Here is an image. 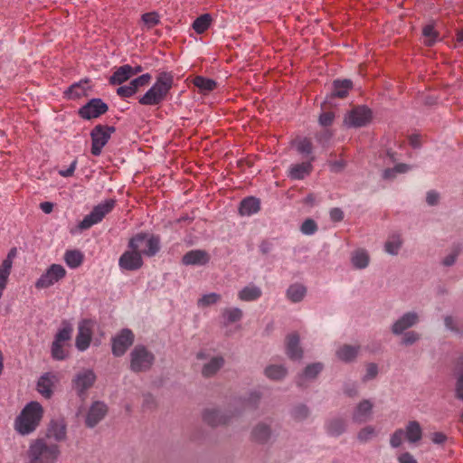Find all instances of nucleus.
<instances>
[{
    "instance_id": "a878e982",
    "label": "nucleus",
    "mask_w": 463,
    "mask_h": 463,
    "mask_svg": "<svg viewBox=\"0 0 463 463\" xmlns=\"http://www.w3.org/2000/svg\"><path fill=\"white\" fill-rule=\"evenodd\" d=\"M47 436L52 438L56 441H62L66 438V424L63 420H52L48 430Z\"/></svg>"
},
{
    "instance_id": "1a4fd4ad",
    "label": "nucleus",
    "mask_w": 463,
    "mask_h": 463,
    "mask_svg": "<svg viewBox=\"0 0 463 463\" xmlns=\"http://www.w3.org/2000/svg\"><path fill=\"white\" fill-rule=\"evenodd\" d=\"M66 276V269L61 264H52L36 280L37 288H47Z\"/></svg>"
},
{
    "instance_id": "e433bc0d",
    "label": "nucleus",
    "mask_w": 463,
    "mask_h": 463,
    "mask_svg": "<svg viewBox=\"0 0 463 463\" xmlns=\"http://www.w3.org/2000/svg\"><path fill=\"white\" fill-rule=\"evenodd\" d=\"M223 365V359L222 356H214L206 363L202 370L203 376L209 377L217 373V371Z\"/></svg>"
},
{
    "instance_id": "37998d69",
    "label": "nucleus",
    "mask_w": 463,
    "mask_h": 463,
    "mask_svg": "<svg viewBox=\"0 0 463 463\" xmlns=\"http://www.w3.org/2000/svg\"><path fill=\"white\" fill-rule=\"evenodd\" d=\"M287 373V369L283 365H269L265 369V374L271 380H280Z\"/></svg>"
},
{
    "instance_id": "c85d7f7f",
    "label": "nucleus",
    "mask_w": 463,
    "mask_h": 463,
    "mask_svg": "<svg viewBox=\"0 0 463 463\" xmlns=\"http://www.w3.org/2000/svg\"><path fill=\"white\" fill-rule=\"evenodd\" d=\"M358 352V345H344L335 351V355L342 362L350 363L355 359Z\"/></svg>"
},
{
    "instance_id": "393cba45",
    "label": "nucleus",
    "mask_w": 463,
    "mask_h": 463,
    "mask_svg": "<svg viewBox=\"0 0 463 463\" xmlns=\"http://www.w3.org/2000/svg\"><path fill=\"white\" fill-rule=\"evenodd\" d=\"M90 89V85L89 80H83L70 86L64 94L70 99H76L82 96H86Z\"/></svg>"
},
{
    "instance_id": "79ce46f5",
    "label": "nucleus",
    "mask_w": 463,
    "mask_h": 463,
    "mask_svg": "<svg viewBox=\"0 0 463 463\" xmlns=\"http://www.w3.org/2000/svg\"><path fill=\"white\" fill-rule=\"evenodd\" d=\"M221 300V295L215 292L203 294L197 300V307L199 308H204L217 304Z\"/></svg>"
},
{
    "instance_id": "bb28decb",
    "label": "nucleus",
    "mask_w": 463,
    "mask_h": 463,
    "mask_svg": "<svg viewBox=\"0 0 463 463\" xmlns=\"http://www.w3.org/2000/svg\"><path fill=\"white\" fill-rule=\"evenodd\" d=\"M260 203L259 199L255 197H247L243 199L239 207V213L243 216H250L260 211Z\"/></svg>"
},
{
    "instance_id": "0eeeda50",
    "label": "nucleus",
    "mask_w": 463,
    "mask_h": 463,
    "mask_svg": "<svg viewBox=\"0 0 463 463\" xmlns=\"http://www.w3.org/2000/svg\"><path fill=\"white\" fill-rule=\"evenodd\" d=\"M115 132V128L107 125H97L90 132L91 137V154L99 156L103 147L109 142L111 135Z\"/></svg>"
},
{
    "instance_id": "9b49d317",
    "label": "nucleus",
    "mask_w": 463,
    "mask_h": 463,
    "mask_svg": "<svg viewBox=\"0 0 463 463\" xmlns=\"http://www.w3.org/2000/svg\"><path fill=\"white\" fill-rule=\"evenodd\" d=\"M108 105L101 99H91L87 104L82 106L79 114L84 119H92L99 118L108 111Z\"/></svg>"
},
{
    "instance_id": "680f3d73",
    "label": "nucleus",
    "mask_w": 463,
    "mask_h": 463,
    "mask_svg": "<svg viewBox=\"0 0 463 463\" xmlns=\"http://www.w3.org/2000/svg\"><path fill=\"white\" fill-rule=\"evenodd\" d=\"M439 201V194L435 190H430L426 194V202L429 205L433 206L438 204Z\"/></svg>"
},
{
    "instance_id": "2f4dec72",
    "label": "nucleus",
    "mask_w": 463,
    "mask_h": 463,
    "mask_svg": "<svg viewBox=\"0 0 463 463\" xmlns=\"http://www.w3.org/2000/svg\"><path fill=\"white\" fill-rule=\"evenodd\" d=\"M227 420L223 412L216 409H208L203 412V420L211 426L223 424Z\"/></svg>"
},
{
    "instance_id": "13d9d810",
    "label": "nucleus",
    "mask_w": 463,
    "mask_h": 463,
    "mask_svg": "<svg viewBox=\"0 0 463 463\" xmlns=\"http://www.w3.org/2000/svg\"><path fill=\"white\" fill-rule=\"evenodd\" d=\"M375 436V430L373 427L367 426L364 428L358 434V439L361 441H367Z\"/></svg>"
},
{
    "instance_id": "dca6fc26",
    "label": "nucleus",
    "mask_w": 463,
    "mask_h": 463,
    "mask_svg": "<svg viewBox=\"0 0 463 463\" xmlns=\"http://www.w3.org/2000/svg\"><path fill=\"white\" fill-rule=\"evenodd\" d=\"M419 322V316L416 312L411 311L403 314L392 325V331L395 335L402 334L406 329L413 326Z\"/></svg>"
},
{
    "instance_id": "e2e57ef3",
    "label": "nucleus",
    "mask_w": 463,
    "mask_h": 463,
    "mask_svg": "<svg viewBox=\"0 0 463 463\" xmlns=\"http://www.w3.org/2000/svg\"><path fill=\"white\" fill-rule=\"evenodd\" d=\"M420 338L418 333L411 331L404 335L402 343L405 345H412Z\"/></svg>"
},
{
    "instance_id": "3c124183",
    "label": "nucleus",
    "mask_w": 463,
    "mask_h": 463,
    "mask_svg": "<svg viewBox=\"0 0 463 463\" xmlns=\"http://www.w3.org/2000/svg\"><path fill=\"white\" fill-rule=\"evenodd\" d=\"M269 434V428L266 424H260L253 430V436L259 441H265Z\"/></svg>"
},
{
    "instance_id": "ea45409f",
    "label": "nucleus",
    "mask_w": 463,
    "mask_h": 463,
    "mask_svg": "<svg viewBox=\"0 0 463 463\" xmlns=\"http://www.w3.org/2000/svg\"><path fill=\"white\" fill-rule=\"evenodd\" d=\"M411 166L406 164H397L392 168H386L383 172V177L385 180H392L398 174H405L411 170Z\"/></svg>"
},
{
    "instance_id": "412c9836",
    "label": "nucleus",
    "mask_w": 463,
    "mask_h": 463,
    "mask_svg": "<svg viewBox=\"0 0 463 463\" xmlns=\"http://www.w3.org/2000/svg\"><path fill=\"white\" fill-rule=\"evenodd\" d=\"M370 254L367 250L358 248L352 251L350 256V262L355 269H364L370 264Z\"/></svg>"
},
{
    "instance_id": "09e8293b",
    "label": "nucleus",
    "mask_w": 463,
    "mask_h": 463,
    "mask_svg": "<svg viewBox=\"0 0 463 463\" xmlns=\"http://www.w3.org/2000/svg\"><path fill=\"white\" fill-rule=\"evenodd\" d=\"M150 80L151 75L149 73H145L132 80L128 84L132 87L136 93L139 88L147 85Z\"/></svg>"
},
{
    "instance_id": "49530a36",
    "label": "nucleus",
    "mask_w": 463,
    "mask_h": 463,
    "mask_svg": "<svg viewBox=\"0 0 463 463\" xmlns=\"http://www.w3.org/2000/svg\"><path fill=\"white\" fill-rule=\"evenodd\" d=\"M323 369V364L321 363H314L311 364H308L302 375L300 376L301 379H313L315 378Z\"/></svg>"
},
{
    "instance_id": "b1692460",
    "label": "nucleus",
    "mask_w": 463,
    "mask_h": 463,
    "mask_svg": "<svg viewBox=\"0 0 463 463\" xmlns=\"http://www.w3.org/2000/svg\"><path fill=\"white\" fill-rule=\"evenodd\" d=\"M312 156L308 162L292 165L288 171V175L291 179L301 180L307 176L312 170Z\"/></svg>"
},
{
    "instance_id": "cd10ccee",
    "label": "nucleus",
    "mask_w": 463,
    "mask_h": 463,
    "mask_svg": "<svg viewBox=\"0 0 463 463\" xmlns=\"http://www.w3.org/2000/svg\"><path fill=\"white\" fill-rule=\"evenodd\" d=\"M404 430L405 439L410 443H416L422 438V429L416 420L410 421Z\"/></svg>"
},
{
    "instance_id": "ddd939ff",
    "label": "nucleus",
    "mask_w": 463,
    "mask_h": 463,
    "mask_svg": "<svg viewBox=\"0 0 463 463\" xmlns=\"http://www.w3.org/2000/svg\"><path fill=\"white\" fill-rule=\"evenodd\" d=\"M371 118V111L365 107H359L350 111L345 118V124L349 128L364 126Z\"/></svg>"
},
{
    "instance_id": "4be33fe9",
    "label": "nucleus",
    "mask_w": 463,
    "mask_h": 463,
    "mask_svg": "<svg viewBox=\"0 0 463 463\" xmlns=\"http://www.w3.org/2000/svg\"><path fill=\"white\" fill-rule=\"evenodd\" d=\"M261 295V288L254 283H250L238 291V299L243 302H252L258 300Z\"/></svg>"
},
{
    "instance_id": "8fccbe9b",
    "label": "nucleus",
    "mask_w": 463,
    "mask_h": 463,
    "mask_svg": "<svg viewBox=\"0 0 463 463\" xmlns=\"http://www.w3.org/2000/svg\"><path fill=\"white\" fill-rule=\"evenodd\" d=\"M423 36L425 37V43L428 45H432L437 42L438 34L431 24H428L423 28Z\"/></svg>"
},
{
    "instance_id": "7ed1b4c3",
    "label": "nucleus",
    "mask_w": 463,
    "mask_h": 463,
    "mask_svg": "<svg viewBox=\"0 0 463 463\" xmlns=\"http://www.w3.org/2000/svg\"><path fill=\"white\" fill-rule=\"evenodd\" d=\"M61 455L57 444H48L44 439L31 441L27 450V463H55Z\"/></svg>"
},
{
    "instance_id": "de8ad7c7",
    "label": "nucleus",
    "mask_w": 463,
    "mask_h": 463,
    "mask_svg": "<svg viewBox=\"0 0 463 463\" xmlns=\"http://www.w3.org/2000/svg\"><path fill=\"white\" fill-rule=\"evenodd\" d=\"M458 370L459 371L458 373L455 392L457 398L463 401V357L459 362Z\"/></svg>"
},
{
    "instance_id": "a19ab883",
    "label": "nucleus",
    "mask_w": 463,
    "mask_h": 463,
    "mask_svg": "<svg viewBox=\"0 0 463 463\" xmlns=\"http://www.w3.org/2000/svg\"><path fill=\"white\" fill-rule=\"evenodd\" d=\"M212 17L209 14H204L197 17L193 23V28L197 33H204L211 25Z\"/></svg>"
},
{
    "instance_id": "f8f14e48",
    "label": "nucleus",
    "mask_w": 463,
    "mask_h": 463,
    "mask_svg": "<svg viewBox=\"0 0 463 463\" xmlns=\"http://www.w3.org/2000/svg\"><path fill=\"white\" fill-rule=\"evenodd\" d=\"M118 266L122 270H137L143 266L142 256L137 250L129 249L119 257Z\"/></svg>"
},
{
    "instance_id": "f3484780",
    "label": "nucleus",
    "mask_w": 463,
    "mask_h": 463,
    "mask_svg": "<svg viewBox=\"0 0 463 463\" xmlns=\"http://www.w3.org/2000/svg\"><path fill=\"white\" fill-rule=\"evenodd\" d=\"M210 260V256L203 250H192L182 258V263L185 266H203Z\"/></svg>"
},
{
    "instance_id": "4c0bfd02",
    "label": "nucleus",
    "mask_w": 463,
    "mask_h": 463,
    "mask_svg": "<svg viewBox=\"0 0 463 463\" xmlns=\"http://www.w3.org/2000/svg\"><path fill=\"white\" fill-rule=\"evenodd\" d=\"M194 84L198 88L199 91L206 94L213 90L216 87V81L203 76H196L194 79Z\"/></svg>"
},
{
    "instance_id": "338daca9",
    "label": "nucleus",
    "mask_w": 463,
    "mask_h": 463,
    "mask_svg": "<svg viewBox=\"0 0 463 463\" xmlns=\"http://www.w3.org/2000/svg\"><path fill=\"white\" fill-rule=\"evenodd\" d=\"M330 218L334 222H340L344 218V213L340 208H333L330 210Z\"/></svg>"
},
{
    "instance_id": "58836bf2",
    "label": "nucleus",
    "mask_w": 463,
    "mask_h": 463,
    "mask_svg": "<svg viewBox=\"0 0 463 463\" xmlns=\"http://www.w3.org/2000/svg\"><path fill=\"white\" fill-rule=\"evenodd\" d=\"M242 317V310L239 307H228L222 311V319L224 325L240 321Z\"/></svg>"
},
{
    "instance_id": "72a5a7b5",
    "label": "nucleus",
    "mask_w": 463,
    "mask_h": 463,
    "mask_svg": "<svg viewBox=\"0 0 463 463\" xmlns=\"http://www.w3.org/2000/svg\"><path fill=\"white\" fill-rule=\"evenodd\" d=\"M63 259L69 268L77 269L82 264L84 256L78 250H69L65 251Z\"/></svg>"
},
{
    "instance_id": "5701e85b",
    "label": "nucleus",
    "mask_w": 463,
    "mask_h": 463,
    "mask_svg": "<svg viewBox=\"0 0 463 463\" xmlns=\"http://www.w3.org/2000/svg\"><path fill=\"white\" fill-rule=\"evenodd\" d=\"M373 403L370 400H364L357 404L354 412L353 420L355 422L366 421L372 414Z\"/></svg>"
},
{
    "instance_id": "6e6552de",
    "label": "nucleus",
    "mask_w": 463,
    "mask_h": 463,
    "mask_svg": "<svg viewBox=\"0 0 463 463\" xmlns=\"http://www.w3.org/2000/svg\"><path fill=\"white\" fill-rule=\"evenodd\" d=\"M95 322L90 319H82L78 324V332L75 339V346L78 351H86L91 343Z\"/></svg>"
},
{
    "instance_id": "052dcab7",
    "label": "nucleus",
    "mask_w": 463,
    "mask_h": 463,
    "mask_svg": "<svg viewBox=\"0 0 463 463\" xmlns=\"http://www.w3.org/2000/svg\"><path fill=\"white\" fill-rule=\"evenodd\" d=\"M117 94L122 98H129L135 94V90L129 84L123 85L118 88Z\"/></svg>"
},
{
    "instance_id": "aec40b11",
    "label": "nucleus",
    "mask_w": 463,
    "mask_h": 463,
    "mask_svg": "<svg viewBox=\"0 0 463 463\" xmlns=\"http://www.w3.org/2000/svg\"><path fill=\"white\" fill-rule=\"evenodd\" d=\"M299 336L297 333L289 334L286 341V353L292 360H300L303 351L299 345Z\"/></svg>"
},
{
    "instance_id": "f03ea898",
    "label": "nucleus",
    "mask_w": 463,
    "mask_h": 463,
    "mask_svg": "<svg viewBox=\"0 0 463 463\" xmlns=\"http://www.w3.org/2000/svg\"><path fill=\"white\" fill-rule=\"evenodd\" d=\"M43 415V406L38 402H30L15 419V430L22 435L32 433L39 425Z\"/></svg>"
},
{
    "instance_id": "774afa93",
    "label": "nucleus",
    "mask_w": 463,
    "mask_h": 463,
    "mask_svg": "<svg viewBox=\"0 0 463 463\" xmlns=\"http://www.w3.org/2000/svg\"><path fill=\"white\" fill-rule=\"evenodd\" d=\"M399 463H417V460L408 452L402 453L398 458Z\"/></svg>"
},
{
    "instance_id": "39448f33",
    "label": "nucleus",
    "mask_w": 463,
    "mask_h": 463,
    "mask_svg": "<svg viewBox=\"0 0 463 463\" xmlns=\"http://www.w3.org/2000/svg\"><path fill=\"white\" fill-rule=\"evenodd\" d=\"M128 249L137 250L141 256L153 257L160 250V240L148 233H138L128 241Z\"/></svg>"
},
{
    "instance_id": "a18cd8bd",
    "label": "nucleus",
    "mask_w": 463,
    "mask_h": 463,
    "mask_svg": "<svg viewBox=\"0 0 463 463\" xmlns=\"http://www.w3.org/2000/svg\"><path fill=\"white\" fill-rule=\"evenodd\" d=\"M294 145L297 148V150L302 154V155H311L312 153V143L311 141L307 137H302L295 140Z\"/></svg>"
},
{
    "instance_id": "c756f323",
    "label": "nucleus",
    "mask_w": 463,
    "mask_h": 463,
    "mask_svg": "<svg viewBox=\"0 0 463 463\" xmlns=\"http://www.w3.org/2000/svg\"><path fill=\"white\" fill-rule=\"evenodd\" d=\"M132 77V67L128 64L118 67L109 78L110 84L119 85Z\"/></svg>"
},
{
    "instance_id": "7c9ffc66",
    "label": "nucleus",
    "mask_w": 463,
    "mask_h": 463,
    "mask_svg": "<svg viewBox=\"0 0 463 463\" xmlns=\"http://www.w3.org/2000/svg\"><path fill=\"white\" fill-rule=\"evenodd\" d=\"M306 294L307 288L300 283L291 284L286 291L288 299L293 303H298L302 301Z\"/></svg>"
},
{
    "instance_id": "f704fd0d",
    "label": "nucleus",
    "mask_w": 463,
    "mask_h": 463,
    "mask_svg": "<svg viewBox=\"0 0 463 463\" xmlns=\"http://www.w3.org/2000/svg\"><path fill=\"white\" fill-rule=\"evenodd\" d=\"M352 87L353 83L350 80H336L333 83L332 96L344 98Z\"/></svg>"
},
{
    "instance_id": "2eb2a0df",
    "label": "nucleus",
    "mask_w": 463,
    "mask_h": 463,
    "mask_svg": "<svg viewBox=\"0 0 463 463\" xmlns=\"http://www.w3.org/2000/svg\"><path fill=\"white\" fill-rule=\"evenodd\" d=\"M95 380L96 374L92 370H84L76 374L72 382L73 388L81 395L94 383Z\"/></svg>"
},
{
    "instance_id": "423d86ee",
    "label": "nucleus",
    "mask_w": 463,
    "mask_h": 463,
    "mask_svg": "<svg viewBox=\"0 0 463 463\" xmlns=\"http://www.w3.org/2000/svg\"><path fill=\"white\" fill-rule=\"evenodd\" d=\"M154 361V354L142 345H136L130 352V370L135 373L148 370Z\"/></svg>"
},
{
    "instance_id": "c03bdc74",
    "label": "nucleus",
    "mask_w": 463,
    "mask_h": 463,
    "mask_svg": "<svg viewBox=\"0 0 463 463\" xmlns=\"http://www.w3.org/2000/svg\"><path fill=\"white\" fill-rule=\"evenodd\" d=\"M326 430L330 435L338 436L345 430V423L341 419L335 418L326 423Z\"/></svg>"
},
{
    "instance_id": "c9c22d12",
    "label": "nucleus",
    "mask_w": 463,
    "mask_h": 463,
    "mask_svg": "<svg viewBox=\"0 0 463 463\" xmlns=\"http://www.w3.org/2000/svg\"><path fill=\"white\" fill-rule=\"evenodd\" d=\"M402 241L399 234L393 233L389 236L386 242L384 243V250L390 255H397L402 247Z\"/></svg>"
},
{
    "instance_id": "f257e3e1",
    "label": "nucleus",
    "mask_w": 463,
    "mask_h": 463,
    "mask_svg": "<svg viewBox=\"0 0 463 463\" xmlns=\"http://www.w3.org/2000/svg\"><path fill=\"white\" fill-rule=\"evenodd\" d=\"M173 84L174 77L171 72H160L154 84L138 99V103L143 106H160L165 100Z\"/></svg>"
},
{
    "instance_id": "473e14b6",
    "label": "nucleus",
    "mask_w": 463,
    "mask_h": 463,
    "mask_svg": "<svg viewBox=\"0 0 463 463\" xmlns=\"http://www.w3.org/2000/svg\"><path fill=\"white\" fill-rule=\"evenodd\" d=\"M116 201L114 199H107L94 206L91 212L94 213L96 218L101 222L103 218L113 210Z\"/></svg>"
},
{
    "instance_id": "20e7f679",
    "label": "nucleus",
    "mask_w": 463,
    "mask_h": 463,
    "mask_svg": "<svg viewBox=\"0 0 463 463\" xmlns=\"http://www.w3.org/2000/svg\"><path fill=\"white\" fill-rule=\"evenodd\" d=\"M72 332V325L66 320L62 321L61 327L54 335V339L51 346V354L54 360L62 361L68 357L69 352L66 346L71 338Z\"/></svg>"
},
{
    "instance_id": "864d4df0",
    "label": "nucleus",
    "mask_w": 463,
    "mask_h": 463,
    "mask_svg": "<svg viewBox=\"0 0 463 463\" xmlns=\"http://www.w3.org/2000/svg\"><path fill=\"white\" fill-rule=\"evenodd\" d=\"M403 439H405L404 430L402 429L396 430L390 439L391 447L394 449L399 448L402 444Z\"/></svg>"
},
{
    "instance_id": "a211bd4d",
    "label": "nucleus",
    "mask_w": 463,
    "mask_h": 463,
    "mask_svg": "<svg viewBox=\"0 0 463 463\" xmlns=\"http://www.w3.org/2000/svg\"><path fill=\"white\" fill-rule=\"evenodd\" d=\"M107 413V405L101 402H95L86 417V424L92 428L100 421Z\"/></svg>"
},
{
    "instance_id": "0e129e2a",
    "label": "nucleus",
    "mask_w": 463,
    "mask_h": 463,
    "mask_svg": "<svg viewBox=\"0 0 463 463\" xmlns=\"http://www.w3.org/2000/svg\"><path fill=\"white\" fill-rule=\"evenodd\" d=\"M334 120V114L332 112L322 113L319 117V124L323 127L330 126Z\"/></svg>"
},
{
    "instance_id": "69168bd1",
    "label": "nucleus",
    "mask_w": 463,
    "mask_h": 463,
    "mask_svg": "<svg viewBox=\"0 0 463 463\" xmlns=\"http://www.w3.org/2000/svg\"><path fill=\"white\" fill-rule=\"evenodd\" d=\"M76 165L77 161L73 160L68 168L60 170L59 175L62 177L71 176L76 169Z\"/></svg>"
},
{
    "instance_id": "5fc2aeb1",
    "label": "nucleus",
    "mask_w": 463,
    "mask_h": 463,
    "mask_svg": "<svg viewBox=\"0 0 463 463\" xmlns=\"http://www.w3.org/2000/svg\"><path fill=\"white\" fill-rule=\"evenodd\" d=\"M317 230L316 222L312 219H307L303 222L300 231L305 235H313Z\"/></svg>"
},
{
    "instance_id": "6e6d98bb",
    "label": "nucleus",
    "mask_w": 463,
    "mask_h": 463,
    "mask_svg": "<svg viewBox=\"0 0 463 463\" xmlns=\"http://www.w3.org/2000/svg\"><path fill=\"white\" fill-rule=\"evenodd\" d=\"M142 21L147 28H152L159 24V15L156 12L146 13L142 15Z\"/></svg>"
},
{
    "instance_id": "4d7b16f0",
    "label": "nucleus",
    "mask_w": 463,
    "mask_h": 463,
    "mask_svg": "<svg viewBox=\"0 0 463 463\" xmlns=\"http://www.w3.org/2000/svg\"><path fill=\"white\" fill-rule=\"evenodd\" d=\"M292 415L295 419L303 420L308 415V409L303 404L296 406L292 411Z\"/></svg>"
},
{
    "instance_id": "bf43d9fd",
    "label": "nucleus",
    "mask_w": 463,
    "mask_h": 463,
    "mask_svg": "<svg viewBox=\"0 0 463 463\" xmlns=\"http://www.w3.org/2000/svg\"><path fill=\"white\" fill-rule=\"evenodd\" d=\"M378 373V367L375 364H369L366 367V373L363 377L364 382L373 379Z\"/></svg>"
},
{
    "instance_id": "9d476101",
    "label": "nucleus",
    "mask_w": 463,
    "mask_h": 463,
    "mask_svg": "<svg viewBox=\"0 0 463 463\" xmlns=\"http://www.w3.org/2000/svg\"><path fill=\"white\" fill-rule=\"evenodd\" d=\"M134 342V334L128 328L122 329L112 338V354L122 356Z\"/></svg>"
},
{
    "instance_id": "6ab92c4d",
    "label": "nucleus",
    "mask_w": 463,
    "mask_h": 463,
    "mask_svg": "<svg viewBox=\"0 0 463 463\" xmlns=\"http://www.w3.org/2000/svg\"><path fill=\"white\" fill-rule=\"evenodd\" d=\"M57 382V377L52 373L43 374L37 383V391L45 398H50L52 394V388Z\"/></svg>"
},
{
    "instance_id": "603ef678",
    "label": "nucleus",
    "mask_w": 463,
    "mask_h": 463,
    "mask_svg": "<svg viewBox=\"0 0 463 463\" xmlns=\"http://www.w3.org/2000/svg\"><path fill=\"white\" fill-rule=\"evenodd\" d=\"M100 222L94 213L90 212L89 214H87L83 220L78 224V227L80 230H87L92 227L95 224H98Z\"/></svg>"
},
{
    "instance_id": "4468645a",
    "label": "nucleus",
    "mask_w": 463,
    "mask_h": 463,
    "mask_svg": "<svg viewBox=\"0 0 463 463\" xmlns=\"http://www.w3.org/2000/svg\"><path fill=\"white\" fill-rule=\"evenodd\" d=\"M16 253V248L11 249L6 258L0 265V298L3 296L5 289L6 288L8 279L13 267L14 259L15 258Z\"/></svg>"
}]
</instances>
